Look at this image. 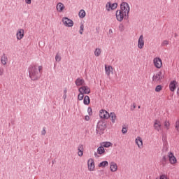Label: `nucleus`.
<instances>
[{"label": "nucleus", "instance_id": "obj_1", "mask_svg": "<svg viewBox=\"0 0 179 179\" xmlns=\"http://www.w3.org/2000/svg\"><path fill=\"white\" fill-rule=\"evenodd\" d=\"M131 8L127 2H122L120 9L116 11V19L118 22H122L124 19H128Z\"/></svg>", "mask_w": 179, "mask_h": 179}, {"label": "nucleus", "instance_id": "obj_2", "mask_svg": "<svg viewBox=\"0 0 179 179\" xmlns=\"http://www.w3.org/2000/svg\"><path fill=\"white\" fill-rule=\"evenodd\" d=\"M41 71H43L42 66H37L36 64L29 66L28 72L31 80H38V79L40 78V73H41Z\"/></svg>", "mask_w": 179, "mask_h": 179}, {"label": "nucleus", "instance_id": "obj_3", "mask_svg": "<svg viewBox=\"0 0 179 179\" xmlns=\"http://www.w3.org/2000/svg\"><path fill=\"white\" fill-rule=\"evenodd\" d=\"M164 78V76L163 75V72L159 71L156 74L152 76V82L155 83H160L162 80Z\"/></svg>", "mask_w": 179, "mask_h": 179}, {"label": "nucleus", "instance_id": "obj_4", "mask_svg": "<svg viewBox=\"0 0 179 179\" xmlns=\"http://www.w3.org/2000/svg\"><path fill=\"white\" fill-rule=\"evenodd\" d=\"M167 157L170 164H172V166H176V164H177V158L174 156V153H173V152H169L167 153Z\"/></svg>", "mask_w": 179, "mask_h": 179}, {"label": "nucleus", "instance_id": "obj_5", "mask_svg": "<svg viewBox=\"0 0 179 179\" xmlns=\"http://www.w3.org/2000/svg\"><path fill=\"white\" fill-rule=\"evenodd\" d=\"M153 64L157 69H160L162 66H163V62L162 61V59L159 57H155L153 59Z\"/></svg>", "mask_w": 179, "mask_h": 179}, {"label": "nucleus", "instance_id": "obj_6", "mask_svg": "<svg viewBox=\"0 0 179 179\" xmlns=\"http://www.w3.org/2000/svg\"><path fill=\"white\" fill-rule=\"evenodd\" d=\"M106 128V123L103 122H99L96 127V131L98 134H99V135H101V134H103V131H104Z\"/></svg>", "mask_w": 179, "mask_h": 179}, {"label": "nucleus", "instance_id": "obj_7", "mask_svg": "<svg viewBox=\"0 0 179 179\" xmlns=\"http://www.w3.org/2000/svg\"><path fill=\"white\" fill-rule=\"evenodd\" d=\"M62 23L66 27H73V22L72 21V20H71L66 17H64L62 18Z\"/></svg>", "mask_w": 179, "mask_h": 179}, {"label": "nucleus", "instance_id": "obj_8", "mask_svg": "<svg viewBox=\"0 0 179 179\" xmlns=\"http://www.w3.org/2000/svg\"><path fill=\"white\" fill-rule=\"evenodd\" d=\"M87 167L89 171H94L96 170V166L94 165V159L90 158L87 161Z\"/></svg>", "mask_w": 179, "mask_h": 179}, {"label": "nucleus", "instance_id": "obj_9", "mask_svg": "<svg viewBox=\"0 0 179 179\" xmlns=\"http://www.w3.org/2000/svg\"><path fill=\"white\" fill-rule=\"evenodd\" d=\"M99 117L102 120H108L110 118V113L107 110L102 109L99 111Z\"/></svg>", "mask_w": 179, "mask_h": 179}, {"label": "nucleus", "instance_id": "obj_10", "mask_svg": "<svg viewBox=\"0 0 179 179\" xmlns=\"http://www.w3.org/2000/svg\"><path fill=\"white\" fill-rule=\"evenodd\" d=\"M118 6V4L117 3H111L110 2L106 3V9L108 10V12H110V10H114L117 9Z\"/></svg>", "mask_w": 179, "mask_h": 179}, {"label": "nucleus", "instance_id": "obj_11", "mask_svg": "<svg viewBox=\"0 0 179 179\" xmlns=\"http://www.w3.org/2000/svg\"><path fill=\"white\" fill-rule=\"evenodd\" d=\"M105 73L110 78V75H114V68L110 65H105Z\"/></svg>", "mask_w": 179, "mask_h": 179}, {"label": "nucleus", "instance_id": "obj_12", "mask_svg": "<svg viewBox=\"0 0 179 179\" xmlns=\"http://www.w3.org/2000/svg\"><path fill=\"white\" fill-rule=\"evenodd\" d=\"M109 169L111 173H116V171H118V165L115 162H111L109 163Z\"/></svg>", "mask_w": 179, "mask_h": 179}, {"label": "nucleus", "instance_id": "obj_13", "mask_svg": "<svg viewBox=\"0 0 179 179\" xmlns=\"http://www.w3.org/2000/svg\"><path fill=\"white\" fill-rule=\"evenodd\" d=\"M138 48L139 50H142L143 47H145V38L143 37V35H141L138 40Z\"/></svg>", "mask_w": 179, "mask_h": 179}, {"label": "nucleus", "instance_id": "obj_14", "mask_svg": "<svg viewBox=\"0 0 179 179\" xmlns=\"http://www.w3.org/2000/svg\"><path fill=\"white\" fill-rule=\"evenodd\" d=\"M24 37V29H18L16 32V38L18 41H20Z\"/></svg>", "mask_w": 179, "mask_h": 179}, {"label": "nucleus", "instance_id": "obj_15", "mask_svg": "<svg viewBox=\"0 0 179 179\" xmlns=\"http://www.w3.org/2000/svg\"><path fill=\"white\" fill-rule=\"evenodd\" d=\"M135 143L137 145L138 149H142L143 148V140H142V137L137 136L135 139Z\"/></svg>", "mask_w": 179, "mask_h": 179}, {"label": "nucleus", "instance_id": "obj_16", "mask_svg": "<svg viewBox=\"0 0 179 179\" xmlns=\"http://www.w3.org/2000/svg\"><path fill=\"white\" fill-rule=\"evenodd\" d=\"M78 92L83 94H89L90 93V88L87 86H83L78 89Z\"/></svg>", "mask_w": 179, "mask_h": 179}, {"label": "nucleus", "instance_id": "obj_17", "mask_svg": "<svg viewBox=\"0 0 179 179\" xmlns=\"http://www.w3.org/2000/svg\"><path fill=\"white\" fill-rule=\"evenodd\" d=\"M56 9L59 13H62L65 10V5L62 2H59L56 6Z\"/></svg>", "mask_w": 179, "mask_h": 179}, {"label": "nucleus", "instance_id": "obj_18", "mask_svg": "<svg viewBox=\"0 0 179 179\" xmlns=\"http://www.w3.org/2000/svg\"><path fill=\"white\" fill-rule=\"evenodd\" d=\"M154 128L156 131H162V122L160 120H155L154 122Z\"/></svg>", "mask_w": 179, "mask_h": 179}, {"label": "nucleus", "instance_id": "obj_19", "mask_svg": "<svg viewBox=\"0 0 179 179\" xmlns=\"http://www.w3.org/2000/svg\"><path fill=\"white\" fill-rule=\"evenodd\" d=\"M169 89L171 92H174L177 89V81H171L169 84Z\"/></svg>", "mask_w": 179, "mask_h": 179}, {"label": "nucleus", "instance_id": "obj_20", "mask_svg": "<svg viewBox=\"0 0 179 179\" xmlns=\"http://www.w3.org/2000/svg\"><path fill=\"white\" fill-rule=\"evenodd\" d=\"M75 84L76 86H84L85 85V80L83 78H77L75 81Z\"/></svg>", "mask_w": 179, "mask_h": 179}, {"label": "nucleus", "instance_id": "obj_21", "mask_svg": "<svg viewBox=\"0 0 179 179\" xmlns=\"http://www.w3.org/2000/svg\"><path fill=\"white\" fill-rule=\"evenodd\" d=\"M109 118H110L112 124H115V121H117V115H115V113H110L109 114Z\"/></svg>", "mask_w": 179, "mask_h": 179}, {"label": "nucleus", "instance_id": "obj_22", "mask_svg": "<svg viewBox=\"0 0 179 179\" xmlns=\"http://www.w3.org/2000/svg\"><path fill=\"white\" fill-rule=\"evenodd\" d=\"M1 62L2 65H6L8 64V56L3 54L1 57Z\"/></svg>", "mask_w": 179, "mask_h": 179}, {"label": "nucleus", "instance_id": "obj_23", "mask_svg": "<svg viewBox=\"0 0 179 179\" xmlns=\"http://www.w3.org/2000/svg\"><path fill=\"white\" fill-rule=\"evenodd\" d=\"M78 156L80 157H82V156H83V150H84L83 145H78Z\"/></svg>", "mask_w": 179, "mask_h": 179}, {"label": "nucleus", "instance_id": "obj_24", "mask_svg": "<svg viewBox=\"0 0 179 179\" xmlns=\"http://www.w3.org/2000/svg\"><path fill=\"white\" fill-rule=\"evenodd\" d=\"M97 153L98 155H104L106 153V150H104L103 146H100L97 148Z\"/></svg>", "mask_w": 179, "mask_h": 179}, {"label": "nucleus", "instance_id": "obj_25", "mask_svg": "<svg viewBox=\"0 0 179 179\" xmlns=\"http://www.w3.org/2000/svg\"><path fill=\"white\" fill-rule=\"evenodd\" d=\"M83 103L85 106H89V104H90V97H89V96H85L84 97Z\"/></svg>", "mask_w": 179, "mask_h": 179}, {"label": "nucleus", "instance_id": "obj_26", "mask_svg": "<svg viewBox=\"0 0 179 179\" xmlns=\"http://www.w3.org/2000/svg\"><path fill=\"white\" fill-rule=\"evenodd\" d=\"M107 166H108V162L107 161H103L102 162L99 163L98 165V167H102L103 169Z\"/></svg>", "mask_w": 179, "mask_h": 179}, {"label": "nucleus", "instance_id": "obj_27", "mask_svg": "<svg viewBox=\"0 0 179 179\" xmlns=\"http://www.w3.org/2000/svg\"><path fill=\"white\" fill-rule=\"evenodd\" d=\"M101 146L103 148H110L111 146H113V144L111 143V142H103L101 143Z\"/></svg>", "mask_w": 179, "mask_h": 179}, {"label": "nucleus", "instance_id": "obj_28", "mask_svg": "<svg viewBox=\"0 0 179 179\" xmlns=\"http://www.w3.org/2000/svg\"><path fill=\"white\" fill-rule=\"evenodd\" d=\"M78 16L80 19H83V17L86 16V11H85V10H80Z\"/></svg>", "mask_w": 179, "mask_h": 179}, {"label": "nucleus", "instance_id": "obj_29", "mask_svg": "<svg viewBox=\"0 0 179 179\" xmlns=\"http://www.w3.org/2000/svg\"><path fill=\"white\" fill-rule=\"evenodd\" d=\"M94 55L95 57H100V55H101V49L96 48L94 50Z\"/></svg>", "mask_w": 179, "mask_h": 179}, {"label": "nucleus", "instance_id": "obj_30", "mask_svg": "<svg viewBox=\"0 0 179 179\" xmlns=\"http://www.w3.org/2000/svg\"><path fill=\"white\" fill-rule=\"evenodd\" d=\"M169 44H170V41H169L167 40H164L162 41V43L161 44V47H167V45H169Z\"/></svg>", "mask_w": 179, "mask_h": 179}, {"label": "nucleus", "instance_id": "obj_31", "mask_svg": "<svg viewBox=\"0 0 179 179\" xmlns=\"http://www.w3.org/2000/svg\"><path fill=\"white\" fill-rule=\"evenodd\" d=\"M164 127L165 129H169V128H170V122H169L167 120L165 121L164 122Z\"/></svg>", "mask_w": 179, "mask_h": 179}, {"label": "nucleus", "instance_id": "obj_32", "mask_svg": "<svg viewBox=\"0 0 179 179\" xmlns=\"http://www.w3.org/2000/svg\"><path fill=\"white\" fill-rule=\"evenodd\" d=\"M84 94H83V92H80L78 96V99L80 101L83 100V97H85V96L83 95Z\"/></svg>", "mask_w": 179, "mask_h": 179}, {"label": "nucleus", "instance_id": "obj_33", "mask_svg": "<svg viewBox=\"0 0 179 179\" xmlns=\"http://www.w3.org/2000/svg\"><path fill=\"white\" fill-rule=\"evenodd\" d=\"M55 61L57 62H59L61 61V56L58 53L55 56Z\"/></svg>", "mask_w": 179, "mask_h": 179}, {"label": "nucleus", "instance_id": "obj_34", "mask_svg": "<svg viewBox=\"0 0 179 179\" xmlns=\"http://www.w3.org/2000/svg\"><path fill=\"white\" fill-rule=\"evenodd\" d=\"M163 89V87H162V85H157L155 88V92H161V90Z\"/></svg>", "mask_w": 179, "mask_h": 179}, {"label": "nucleus", "instance_id": "obj_35", "mask_svg": "<svg viewBox=\"0 0 179 179\" xmlns=\"http://www.w3.org/2000/svg\"><path fill=\"white\" fill-rule=\"evenodd\" d=\"M85 29V26L82 24L80 27V34H83V30Z\"/></svg>", "mask_w": 179, "mask_h": 179}, {"label": "nucleus", "instance_id": "obj_36", "mask_svg": "<svg viewBox=\"0 0 179 179\" xmlns=\"http://www.w3.org/2000/svg\"><path fill=\"white\" fill-rule=\"evenodd\" d=\"M3 73H5V69L3 68L0 69V76H3Z\"/></svg>", "mask_w": 179, "mask_h": 179}, {"label": "nucleus", "instance_id": "obj_37", "mask_svg": "<svg viewBox=\"0 0 179 179\" xmlns=\"http://www.w3.org/2000/svg\"><path fill=\"white\" fill-rule=\"evenodd\" d=\"M162 162V163H166V162H167V157H166V155L163 156Z\"/></svg>", "mask_w": 179, "mask_h": 179}, {"label": "nucleus", "instance_id": "obj_38", "mask_svg": "<svg viewBox=\"0 0 179 179\" xmlns=\"http://www.w3.org/2000/svg\"><path fill=\"white\" fill-rule=\"evenodd\" d=\"M122 134H127V132H128V130L127 129L126 127H123L122 129Z\"/></svg>", "mask_w": 179, "mask_h": 179}, {"label": "nucleus", "instance_id": "obj_39", "mask_svg": "<svg viewBox=\"0 0 179 179\" xmlns=\"http://www.w3.org/2000/svg\"><path fill=\"white\" fill-rule=\"evenodd\" d=\"M27 5H31V0H24Z\"/></svg>", "mask_w": 179, "mask_h": 179}, {"label": "nucleus", "instance_id": "obj_40", "mask_svg": "<svg viewBox=\"0 0 179 179\" xmlns=\"http://www.w3.org/2000/svg\"><path fill=\"white\" fill-rule=\"evenodd\" d=\"M87 112L89 113V115H92V108H88Z\"/></svg>", "mask_w": 179, "mask_h": 179}, {"label": "nucleus", "instance_id": "obj_41", "mask_svg": "<svg viewBox=\"0 0 179 179\" xmlns=\"http://www.w3.org/2000/svg\"><path fill=\"white\" fill-rule=\"evenodd\" d=\"M85 121H89V120H90V117H89V115H86L85 117Z\"/></svg>", "mask_w": 179, "mask_h": 179}, {"label": "nucleus", "instance_id": "obj_42", "mask_svg": "<svg viewBox=\"0 0 179 179\" xmlns=\"http://www.w3.org/2000/svg\"><path fill=\"white\" fill-rule=\"evenodd\" d=\"M41 134H42V135H45V134H47V131H45V129H43L42 130Z\"/></svg>", "mask_w": 179, "mask_h": 179}, {"label": "nucleus", "instance_id": "obj_43", "mask_svg": "<svg viewBox=\"0 0 179 179\" xmlns=\"http://www.w3.org/2000/svg\"><path fill=\"white\" fill-rule=\"evenodd\" d=\"M134 108H136V103H133L131 110H134Z\"/></svg>", "mask_w": 179, "mask_h": 179}, {"label": "nucleus", "instance_id": "obj_44", "mask_svg": "<svg viewBox=\"0 0 179 179\" xmlns=\"http://www.w3.org/2000/svg\"><path fill=\"white\" fill-rule=\"evenodd\" d=\"M94 156H97V153L96 152L94 153Z\"/></svg>", "mask_w": 179, "mask_h": 179}, {"label": "nucleus", "instance_id": "obj_45", "mask_svg": "<svg viewBox=\"0 0 179 179\" xmlns=\"http://www.w3.org/2000/svg\"><path fill=\"white\" fill-rule=\"evenodd\" d=\"M138 108H141V106H138Z\"/></svg>", "mask_w": 179, "mask_h": 179}]
</instances>
